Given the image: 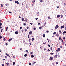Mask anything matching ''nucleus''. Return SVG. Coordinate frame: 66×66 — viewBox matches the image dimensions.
Instances as JSON below:
<instances>
[{"instance_id":"obj_2","label":"nucleus","mask_w":66,"mask_h":66,"mask_svg":"<svg viewBox=\"0 0 66 66\" xmlns=\"http://www.w3.org/2000/svg\"><path fill=\"white\" fill-rule=\"evenodd\" d=\"M15 3H17V4H19V2H18V1H15Z\"/></svg>"},{"instance_id":"obj_8","label":"nucleus","mask_w":66,"mask_h":66,"mask_svg":"<svg viewBox=\"0 0 66 66\" xmlns=\"http://www.w3.org/2000/svg\"><path fill=\"white\" fill-rule=\"evenodd\" d=\"M15 62H13V66H14V65H15Z\"/></svg>"},{"instance_id":"obj_51","label":"nucleus","mask_w":66,"mask_h":66,"mask_svg":"<svg viewBox=\"0 0 66 66\" xmlns=\"http://www.w3.org/2000/svg\"><path fill=\"white\" fill-rule=\"evenodd\" d=\"M7 31V29L6 28V31Z\"/></svg>"},{"instance_id":"obj_23","label":"nucleus","mask_w":66,"mask_h":66,"mask_svg":"<svg viewBox=\"0 0 66 66\" xmlns=\"http://www.w3.org/2000/svg\"><path fill=\"white\" fill-rule=\"evenodd\" d=\"M35 0L34 1H32L33 2V3H34L35 2Z\"/></svg>"},{"instance_id":"obj_17","label":"nucleus","mask_w":66,"mask_h":66,"mask_svg":"<svg viewBox=\"0 0 66 66\" xmlns=\"http://www.w3.org/2000/svg\"><path fill=\"white\" fill-rule=\"evenodd\" d=\"M45 35L44 34L43 35V37H45Z\"/></svg>"},{"instance_id":"obj_24","label":"nucleus","mask_w":66,"mask_h":66,"mask_svg":"<svg viewBox=\"0 0 66 66\" xmlns=\"http://www.w3.org/2000/svg\"><path fill=\"white\" fill-rule=\"evenodd\" d=\"M5 57L6 59H7V56H5Z\"/></svg>"},{"instance_id":"obj_37","label":"nucleus","mask_w":66,"mask_h":66,"mask_svg":"<svg viewBox=\"0 0 66 66\" xmlns=\"http://www.w3.org/2000/svg\"><path fill=\"white\" fill-rule=\"evenodd\" d=\"M61 18H63V15H62L61 16Z\"/></svg>"},{"instance_id":"obj_11","label":"nucleus","mask_w":66,"mask_h":66,"mask_svg":"<svg viewBox=\"0 0 66 66\" xmlns=\"http://www.w3.org/2000/svg\"><path fill=\"white\" fill-rule=\"evenodd\" d=\"M60 18V15H57V18Z\"/></svg>"},{"instance_id":"obj_38","label":"nucleus","mask_w":66,"mask_h":66,"mask_svg":"<svg viewBox=\"0 0 66 66\" xmlns=\"http://www.w3.org/2000/svg\"><path fill=\"white\" fill-rule=\"evenodd\" d=\"M27 29H29V27H27Z\"/></svg>"},{"instance_id":"obj_39","label":"nucleus","mask_w":66,"mask_h":66,"mask_svg":"<svg viewBox=\"0 0 66 66\" xmlns=\"http://www.w3.org/2000/svg\"><path fill=\"white\" fill-rule=\"evenodd\" d=\"M39 29H42V27H40L39 28Z\"/></svg>"},{"instance_id":"obj_1","label":"nucleus","mask_w":66,"mask_h":66,"mask_svg":"<svg viewBox=\"0 0 66 66\" xmlns=\"http://www.w3.org/2000/svg\"><path fill=\"white\" fill-rule=\"evenodd\" d=\"M58 28H59V26L58 25H57L56 26V27H55V29H57Z\"/></svg>"},{"instance_id":"obj_57","label":"nucleus","mask_w":66,"mask_h":66,"mask_svg":"<svg viewBox=\"0 0 66 66\" xmlns=\"http://www.w3.org/2000/svg\"><path fill=\"white\" fill-rule=\"evenodd\" d=\"M22 27H20V29H22Z\"/></svg>"},{"instance_id":"obj_50","label":"nucleus","mask_w":66,"mask_h":66,"mask_svg":"<svg viewBox=\"0 0 66 66\" xmlns=\"http://www.w3.org/2000/svg\"><path fill=\"white\" fill-rule=\"evenodd\" d=\"M56 65H57L58 64V62H57L56 63Z\"/></svg>"},{"instance_id":"obj_40","label":"nucleus","mask_w":66,"mask_h":66,"mask_svg":"<svg viewBox=\"0 0 66 66\" xmlns=\"http://www.w3.org/2000/svg\"><path fill=\"white\" fill-rule=\"evenodd\" d=\"M63 39L64 40L65 39V37H64L63 38Z\"/></svg>"},{"instance_id":"obj_18","label":"nucleus","mask_w":66,"mask_h":66,"mask_svg":"<svg viewBox=\"0 0 66 66\" xmlns=\"http://www.w3.org/2000/svg\"><path fill=\"white\" fill-rule=\"evenodd\" d=\"M1 7H3V5L2 4H1Z\"/></svg>"},{"instance_id":"obj_22","label":"nucleus","mask_w":66,"mask_h":66,"mask_svg":"<svg viewBox=\"0 0 66 66\" xmlns=\"http://www.w3.org/2000/svg\"><path fill=\"white\" fill-rule=\"evenodd\" d=\"M2 26V23H0V26Z\"/></svg>"},{"instance_id":"obj_34","label":"nucleus","mask_w":66,"mask_h":66,"mask_svg":"<svg viewBox=\"0 0 66 66\" xmlns=\"http://www.w3.org/2000/svg\"><path fill=\"white\" fill-rule=\"evenodd\" d=\"M59 33H61V30L59 31Z\"/></svg>"},{"instance_id":"obj_26","label":"nucleus","mask_w":66,"mask_h":66,"mask_svg":"<svg viewBox=\"0 0 66 66\" xmlns=\"http://www.w3.org/2000/svg\"><path fill=\"white\" fill-rule=\"evenodd\" d=\"M3 30V29H2L1 30V32H2V30Z\"/></svg>"},{"instance_id":"obj_5","label":"nucleus","mask_w":66,"mask_h":66,"mask_svg":"<svg viewBox=\"0 0 66 66\" xmlns=\"http://www.w3.org/2000/svg\"><path fill=\"white\" fill-rule=\"evenodd\" d=\"M32 32L31 31H30L29 33V34H32Z\"/></svg>"},{"instance_id":"obj_62","label":"nucleus","mask_w":66,"mask_h":66,"mask_svg":"<svg viewBox=\"0 0 66 66\" xmlns=\"http://www.w3.org/2000/svg\"><path fill=\"white\" fill-rule=\"evenodd\" d=\"M51 50H52V47H51Z\"/></svg>"},{"instance_id":"obj_30","label":"nucleus","mask_w":66,"mask_h":66,"mask_svg":"<svg viewBox=\"0 0 66 66\" xmlns=\"http://www.w3.org/2000/svg\"><path fill=\"white\" fill-rule=\"evenodd\" d=\"M61 40L62 42H63L64 41H63V39H61Z\"/></svg>"},{"instance_id":"obj_31","label":"nucleus","mask_w":66,"mask_h":66,"mask_svg":"<svg viewBox=\"0 0 66 66\" xmlns=\"http://www.w3.org/2000/svg\"><path fill=\"white\" fill-rule=\"evenodd\" d=\"M40 2H43V0H40Z\"/></svg>"},{"instance_id":"obj_42","label":"nucleus","mask_w":66,"mask_h":66,"mask_svg":"<svg viewBox=\"0 0 66 66\" xmlns=\"http://www.w3.org/2000/svg\"><path fill=\"white\" fill-rule=\"evenodd\" d=\"M48 47H50V45H49V44H48Z\"/></svg>"},{"instance_id":"obj_55","label":"nucleus","mask_w":66,"mask_h":66,"mask_svg":"<svg viewBox=\"0 0 66 66\" xmlns=\"http://www.w3.org/2000/svg\"><path fill=\"white\" fill-rule=\"evenodd\" d=\"M19 18H21V16H19Z\"/></svg>"},{"instance_id":"obj_13","label":"nucleus","mask_w":66,"mask_h":66,"mask_svg":"<svg viewBox=\"0 0 66 66\" xmlns=\"http://www.w3.org/2000/svg\"><path fill=\"white\" fill-rule=\"evenodd\" d=\"M18 31H16L15 32V33L16 34H18Z\"/></svg>"},{"instance_id":"obj_63","label":"nucleus","mask_w":66,"mask_h":66,"mask_svg":"<svg viewBox=\"0 0 66 66\" xmlns=\"http://www.w3.org/2000/svg\"><path fill=\"white\" fill-rule=\"evenodd\" d=\"M64 33H66V31H65Z\"/></svg>"},{"instance_id":"obj_3","label":"nucleus","mask_w":66,"mask_h":66,"mask_svg":"<svg viewBox=\"0 0 66 66\" xmlns=\"http://www.w3.org/2000/svg\"><path fill=\"white\" fill-rule=\"evenodd\" d=\"M64 27H65V26H64V25H63V26H61V29H62L63 28H64Z\"/></svg>"},{"instance_id":"obj_28","label":"nucleus","mask_w":66,"mask_h":66,"mask_svg":"<svg viewBox=\"0 0 66 66\" xmlns=\"http://www.w3.org/2000/svg\"><path fill=\"white\" fill-rule=\"evenodd\" d=\"M30 40H31V39L30 38L29 40V42H30Z\"/></svg>"},{"instance_id":"obj_19","label":"nucleus","mask_w":66,"mask_h":66,"mask_svg":"<svg viewBox=\"0 0 66 66\" xmlns=\"http://www.w3.org/2000/svg\"><path fill=\"white\" fill-rule=\"evenodd\" d=\"M59 34H57L56 35L57 37H58V36H59Z\"/></svg>"},{"instance_id":"obj_4","label":"nucleus","mask_w":66,"mask_h":66,"mask_svg":"<svg viewBox=\"0 0 66 66\" xmlns=\"http://www.w3.org/2000/svg\"><path fill=\"white\" fill-rule=\"evenodd\" d=\"M53 59V57H50V60H51V61H52V59Z\"/></svg>"},{"instance_id":"obj_33","label":"nucleus","mask_w":66,"mask_h":66,"mask_svg":"<svg viewBox=\"0 0 66 66\" xmlns=\"http://www.w3.org/2000/svg\"><path fill=\"white\" fill-rule=\"evenodd\" d=\"M29 65H31V63H30V62L29 63Z\"/></svg>"},{"instance_id":"obj_20","label":"nucleus","mask_w":66,"mask_h":66,"mask_svg":"<svg viewBox=\"0 0 66 66\" xmlns=\"http://www.w3.org/2000/svg\"><path fill=\"white\" fill-rule=\"evenodd\" d=\"M57 57V55H56L55 56V58H56V57Z\"/></svg>"},{"instance_id":"obj_45","label":"nucleus","mask_w":66,"mask_h":66,"mask_svg":"<svg viewBox=\"0 0 66 66\" xmlns=\"http://www.w3.org/2000/svg\"><path fill=\"white\" fill-rule=\"evenodd\" d=\"M30 53H31V54H33V52H31Z\"/></svg>"},{"instance_id":"obj_6","label":"nucleus","mask_w":66,"mask_h":66,"mask_svg":"<svg viewBox=\"0 0 66 66\" xmlns=\"http://www.w3.org/2000/svg\"><path fill=\"white\" fill-rule=\"evenodd\" d=\"M47 24V23L46 22H45L44 24L43 25V27H44L45 26H46V25L45 24Z\"/></svg>"},{"instance_id":"obj_7","label":"nucleus","mask_w":66,"mask_h":66,"mask_svg":"<svg viewBox=\"0 0 66 66\" xmlns=\"http://www.w3.org/2000/svg\"><path fill=\"white\" fill-rule=\"evenodd\" d=\"M22 21H24V18H22Z\"/></svg>"},{"instance_id":"obj_9","label":"nucleus","mask_w":66,"mask_h":66,"mask_svg":"<svg viewBox=\"0 0 66 66\" xmlns=\"http://www.w3.org/2000/svg\"><path fill=\"white\" fill-rule=\"evenodd\" d=\"M31 57H32V58H33V57H34V56L33 55H31Z\"/></svg>"},{"instance_id":"obj_10","label":"nucleus","mask_w":66,"mask_h":66,"mask_svg":"<svg viewBox=\"0 0 66 66\" xmlns=\"http://www.w3.org/2000/svg\"><path fill=\"white\" fill-rule=\"evenodd\" d=\"M27 56V54H25V55H24V56H25V57H26Z\"/></svg>"},{"instance_id":"obj_46","label":"nucleus","mask_w":66,"mask_h":66,"mask_svg":"<svg viewBox=\"0 0 66 66\" xmlns=\"http://www.w3.org/2000/svg\"><path fill=\"white\" fill-rule=\"evenodd\" d=\"M38 25H40V23H38Z\"/></svg>"},{"instance_id":"obj_35","label":"nucleus","mask_w":66,"mask_h":66,"mask_svg":"<svg viewBox=\"0 0 66 66\" xmlns=\"http://www.w3.org/2000/svg\"><path fill=\"white\" fill-rule=\"evenodd\" d=\"M33 29H34V30H36V28H34Z\"/></svg>"},{"instance_id":"obj_52","label":"nucleus","mask_w":66,"mask_h":66,"mask_svg":"<svg viewBox=\"0 0 66 66\" xmlns=\"http://www.w3.org/2000/svg\"><path fill=\"white\" fill-rule=\"evenodd\" d=\"M25 32H26V31H27V29H25Z\"/></svg>"},{"instance_id":"obj_21","label":"nucleus","mask_w":66,"mask_h":66,"mask_svg":"<svg viewBox=\"0 0 66 66\" xmlns=\"http://www.w3.org/2000/svg\"><path fill=\"white\" fill-rule=\"evenodd\" d=\"M35 63H36V62H33L32 64V65H34V64H35Z\"/></svg>"},{"instance_id":"obj_60","label":"nucleus","mask_w":66,"mask_h":66,"mask_svg":"<svg viewBox=\"0 0 66 66\" xmlns=\"http://www.w3.org/2000/svg\"><path fill=\"white\" fill-rule=\"evenodd\" d=\"M47 33H49V31H47Z\"/></svg>"},{"instance_id":"obj_15","label":"nucleus","mask_w":66,"mask_h":66,"mask_svg":"<svg viewBox=\"0 0 66 66\" xmlns=\"http://www.w3.org/2000/svg\"><path fill=\"white\" fill-rule=\"evenodd\" d=\"M48 19H51V18H50V17H49V16H48Z\"/></svg>"},{"instance_id":"obj_43","label":"nucleus","mask_w":66,"mask_h":66,"mask_svg":"<svg viewBox=\"0 0 66 66\" xmlns=\"http://www.w3.org/2000/svg\"><path fill=\"white\" fill-rule=\"evenodd\" d=\"M47 50L48 51H49V52L50 51V50L49 49H48Z\"/></svg>"},{"instance_id":"obj_16","label":"nucleus","mask_w":66,"mask_h":66,"mask_svg":"<svg viewBox=\"0 0 66 66\" xmlns=\"http://www.w3.org/2000/svg\"><path fill=\"white\" fill-rule=\"evenodd\" d=\"M5 38H4L3 39V40H4V41H5Z\"/></svg>"},{"instance_id":"obj_32","label":"nucleus","mask_w":66,"mask_h":66,"mask_svg":"<svg viewBox=\"0 0 66 66\" xmlns=\"http://www.w3.org/2000/svg\"><path fill=\"white\" fill-rule=\"evenodd\" d=\"M26 52H28V51L27 50H26Z\"/></svg>"},{"instance_id":"obj_36","label":"nucleus","mask_w":66,"mask_h":66,"mask_svg":"<svg viewBox=\"0 0 66 66\" xmlns=\"http://www.w3.org/2000/svg\"><path fill=\"white\" fill-rule=\"evenodd\" d=\"M32 41H33V40H34V38H32Z\"/></svg>"},{"instance_id":"obj_48","label":"nucleus","mask_w":66,"mask_h":66,"mask_svg":"<svg viewBox=\"0 0 66 66\" xmlns=\"http://www.w3.org/2000/svg\"><path fill=\"white\" fill-rule=\"evenodd\" d=\"M24 21H27V20H24Z\"/></svg>"},{"instance_id":"obj_59","label":"nucleus","mask_w":66,"mask_h":66,"mask_svg":"<svg viewBox=\"0 0 66 66\" xmlns=\"http://www.w3.org/2000/svg\"><path fill=\"white\" fill-rule=\"evenodd\" d=\"M2 28V27L1 26H0V29H1Z\"/></svg>"},{"instance_id":"obj_29","label":"nucleus","mask_w":66,"mask_h":66,"mask_svg":"<svg viewBox=\"0 0 66 66\" xmlns=\"http://www.w3.org/2000/svg\"><path fill=\"white\" fill-rule=\"evenodd\" d=\"M59 40H60L61 39V37L60 36L59 38Z\"/></svg>"},{"instance_id":"obj_56","label":"nucleus","mask_w":66,"mask_h":66,"mask_svg":"<svg viewBox=\"0 0 66 66\" xmlns=\"http://www.w3.org/2000/svg\"><path fill=\"white\" fill-rule=\"evenodd\" d=\"M2 38V37L1 36H0V39H1Z\"/></svg>"},{"instance_id":"obj_47","label":"nucleus","mask_w":66,"mask_h":66,"mask_svg":"<svg viewBox=\"0 0 66 66\" xmlns=\"http://www.w3.org/2000/svg\"><path fill=\"white\" fill-rule=\"evenodd\" d=\"M6 46H7V43H6Z\"/></svg>"},{"instance_id":"obj_54","label":"nucleus","mask_w":66,"mask_h":66,"mask_svg":"<svg viewBox=\"0 0 66 66\" xmlns=\"http://www.w3.org/2000/svg\"><path fill=\"white\" fill-rule=\"evenodd\" d=\"M8 41H9V42H10V41H11V40H10V39H9L8 40Z\"/></svg>"},{"instance_id":"obj_64","label":"nucleus","mask_w":66,"mask_h":66,"mask_svg":"<svg viewBox=\"0 0 66 66\" xmlns=\"http://www.w3.org/2000/svg\"><path fill=\"white\" fill-rule=\"evenodd\" d=\"M46 43H43V44H46Z\"/></svg>"},{"instance_id":"obj_12","label":"nucleus","mask_w":66,"mask_h":66,"mask_svg":"<svg viewBox=\"0 0 66 66\" xmlns=\"http://www.w3.org/2000/svg\"><path fill=\"white\" fill-rule=\"evenodd\" d=\"M50 54H51V55H53V54H54V53H50Z\"/></svg>"},{"instance_id":"obj_61","label":"nucleus","mask_w":66,"mask_h":66,"mask_svg":"<svg viewBox=\"0 0 66 66\" xmlns=\"http://www.w3.org/2000/svg\"><path fill=\"white\" fill-rule=\"evenodd\" d=\"M26 23H24L23 24L24 26H26Z\"/></svg>"},{"instance_id":"obj_49","label":"nucleus","mask_w":66,"mask_h":66,"mask_svg":"<svg viewBox=\"0 0 66 66\" xmlns=\"http://www.w3.org/2000/svg\"><path fill=\"white\" fill-rule=\"evenodd\" d=\"M30 24H31V25H32L33 24V23H30Z\"/></svg>"},{"instance_id":"obj_58","label":"nucleus","mask_w":66,"mask_h":66,"mask_svg":"<svg viewBox=\"0 0 66 66\" xmlns=\"http://www.w3.org/2000/svg\"><path fill=\"white\" fill-rule=\"evenodd\" d=\"M2 66H4V64H3L2 65Z\"/></svg>"},{"instance_id":"obj_27","label":"nucleus","mask_w":66,"mask_h":66,"mask_svg":"<svg viewBox=\"0 0 66 66\" xmlns=\"http://www.w3.org/2000/svg\"><path fill=\"white\" fill-rule=\"evenodd\" d=\"M35 19L36 20H37L38 19V18H35Z\"/></svg>"},{"instance_id":"obj_44","label":"nucleus","mask_w":66,"mask_h":66,"mask_svg":"<svg viewBox=\"0 0 66 66\" xmlns=\"http://www.w3.org/2000/svg\"><path fill=\"white\" fill-rule=\"evenodd\" d=\"M39 14H37V16H39Z\"/></svg>"},{"instance_id":"obj_14","label":"nucleus","mask_w":66,"mask_h":66,"mask_svg":"<svg viewBox=\"0 0 66 66\" xmlns=\"http://www.w3.org/2000/svg\"><path fill=\"white\" fill-rule=\"evenodd\" d=\"M30 35H28V38H30Z\"/></svg>"},{"instance_id":"obj_53","label":"nucleus","mask_w":66,"mask_h":66,"mask_svg":"<svg viewBox=\"0 0 66 66\" xmlns=\"http://www.w3.org/2000/svg\"><path fill=\"white\" fill-rule=\"evenodd\" d=\"M9 63H7V66H9Z\"/></svg>"},{"instance_id":"obj_41","label":"nucleus","mask_w":66,"mask_h":66,"mask_svg":"<svg viewBox=\"0 0 66 66\" xmlns=\"http://www.w3.org/2000/svg\"><path fill=\"white\" fill-rule=\"evenodd\" d=\"M58 50H59V51H60V48H59L58 49Z\"/></svg>"},{"instance_id":"obj_25","label":"nucleus","mask_w":66,"mask_h":66,"mask_svg":"<svg viewBox=\"0 0 66 66\" xmlns=\"http://www.w3.org/2000/svg\"><path fill=\"white\" fill-rule=\"evenodd\" d=\"M53 34H56V32H54L53 33Z\"/></svg>"}]
</instances>
